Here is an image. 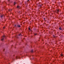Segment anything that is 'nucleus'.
Listing matches in <instances>:
<instances>
[{
    "instance_id": "f257e3e1",
    "label": "nucleus",
    "mask_w": 64,
    "mask_h": 64,
    "mask_svg": "<svg viewBox=\"0 0 64 64\" xmlns=\"http://www.w3.org/2000/svg\"><path fill=\"white\" fill-rule=\"evenodd\" d=\"M59 11H60V10L59 9H58L57 10V11H56V13H59Z\"/></svg>"
},
{
    "instance_id": "f03ea898",
    "label": "nucleus",
    "mask_w": 64,
    "mask_h": 64,
    "mask_svg": "<svg viewBox=\"0 0 64 64\" xmlns=\"http://www.w3.org/2000/svg\"><path fill=\"white\" fill-rule=\"evenodd\" d=\"M59 29L60 30H62V28H61V27H60L59 28Z\"/></svg>"
},
{
    "instance_id": "7ed1b4c3",
    "label": "nucleus",
    "mask_w": 64,
    "mask_h": 64,
    "mask_svg": "<svg viewBox=\"0 0 64 64\" xmlns=\"http://www.w3.org/2000/svg\"><path fill=\"white\" fill-rule=\"evenodd\" d=\"M20 7L19 6H17V8H20Z\"/></svg>"
},
{
    "instance_id": "20e7f679",
    "label": "nucleus",
    "mask_w": 64,
    "mask_h": 64,
    "mask_svg": "<svg viewBox=\"0 0 64 64\" xmlns=\"http://www.w3.org/2000/svg\"><path fill=\"white\" fill-rule=\"evenodd\" d=\"M12 9H10V10H9V11H12Z\"/></svg>"
},
{
    "instance_id": "39448f33",
    "label": "nucleus",
    "mask_w": 64,
    "mask_h": 64,
    "mask_svg": "<svg viewBox=\"0 0 64 64\" xmlns=\"http://www.w3.org/2000/svg\"><path fill=\"white\" fill-rule=\"evenodd\" d=\"M61 56H63V54H61Z\"/></svg>"
},
{
    "instance_id": "423d86ee",
    "label": "nucleus",
    "mask_w": 64,
    "mask_h": 64,
    "mask_svg": "<svg viewBox=\"0 0 64 64\" xmlns=\"http://www.w3.org/2000/svg\"><path fill=\"white\" fill-rule=\"evenodd\" d=\"M18 27H20V25H18Z\"/></svg>"
},
{
    "instance_id": "0eeeda50",
    "label": "nucleus",
    "mask_w": 64,
    "mask_h": 64,
    "mask_svg": "<svg viewBox=\"0 0 64 64\" xmlns=\"http://www.w3.org/2000/svg\"><path fill=\"white\" fill-rule=\"evenodd\" d=\"M4 37H5V36H2V38H4Z\"/></svg>"
},
{
    "instance_id": "6e6552de",
    "label": "nucleus",
    "mask_w": 64,
    "mask_h": 64,
    "mask_svg": "<svg viewBox=\"0 0 64 64\" xmlns=\"http://www.w3.org/2000/svg\"><path fill=\"white\" fill-rule=\"evenodd\" d=\"M16 4V3L15 2H14V5H15Z\"/></svg>"
},
{
    "instance_id": "1a4fd4ad",
    "label": "nucleus",
    "mask_w": 64,
    "mask_h": 64,
    "mask_svg": "<svg viewBox=\"0 0 64 64\" xmlns=\"http://www.w3.org/2000/svg\"><path fill=\"white\" fill-rule=\"evenodd\" d=\"M3 38H2L1 39V40L3 41Z\"/></svg>"
},
{
    "instance_id": "9d476101",
    "label": "nucleus",
    "mask_w": 64,
    "mask_h": 64,
    "mask_svg": "<svg viewBox=\"0 0 64 64\" xmlns=\"http://www.w3.org/2000/svg\"><path fill=\"white\" fill-rule=\"evenodd\" d=\"M29 30H30V28H29Z\"/></svg>"
},
{
    "instance_id": "9b49d317",
    "label": "nucleus",
    "mask_w": 64,
    "mask_h": 64,
    "mask_svg": "<svg viewBox=\"0 0 64 64\" xmlns=\"http://www.w3.org/2000/svg\"><path fill=\"white\" fill-rule=\"evenodd\" d=\"M34 35H37V34H34Z\"/></svg>"
},
{
    "instance_id": "f8f14e48",
    "label": "nucleus",
    "mask_w": 64,
    "mask_h": 64,
    "mask_svg": "<svg viewBox=\"0 0 64 64\" xmlns=\"http://www.w3.org/2000/svg\"><path fill=\"white\" fill-rule=\"evenodd\" d=\"M5 28V27H4L3 28V29H4Z\"/></svg>"
},
{
    "instance_id": "ddd939ff",
    "label": "nucleus",
    "mask_w": 64,
    "mask_h": 64,
    "mask_svg": "<svg viewBox=\"0 0 64 64\" xmlns=\"http://www.w3.org/2000/svg\"><path fill=\"white\" fill-rule=\"evenodd\" d=\"M1 16V17H2V16Z\"/></svg>"
},
{
    "instance_id": "4468645a",
    "label": "nucleus",
    "mask_w": 64,
    "mask_h": 64,
    "mask_svg": "<svg viewBox=\"0 0 64 64\" xmlns=\"http://www.w3.org/2000/svg\"><path fill=\"white\" fill-rule=\"evenodd\" d=\"M28 1H29V0H28Z\"/></svg>"
},
{
    "instance_id": "2eb2a0df",
    "label": "nucleus",
    "mask_w": 64,
    "mask_h": 64,
    "mask_svg": "<svg viewBox=\"0 0 64 64\" xmlns=\"http://www.w3.org/2000/svg\"><path fill=\"white\" fill-rule=\"evenodd\" d=\"M44 20H45V18H44Z\"/></svg>"
},
{
    "instance_id": "dca6fc26",
    "label": "nucleus",
    "mask_w": 64,
    "mask_h": 64,
    "mask_svg": "<svg viewBox=\"0 0 64 64\" xmlns=\"http://www.w3.org/2000/svg\"><path fill=\"white\" fill-rule=\"evenodd\" d=\"M32 52H33V51H32Z\"/></svg>"
},
{
    "instance_id": "f3484780",
    "label": "nucleus",
    "mask_w": 64,
    "mask_h": 64,
    "mask_svg": "<svg viewBox=\"0 0 64 64\" xmlns=\"http://www.w3.org/2000/svg\"><path fill=\"white\" fill-rule=\"evenodd\" d=\"M15 26H16V25H15Z\"/></svg>"
},
{
    "instance_id": "a211bd4d",
    "label": "nucleus",
    "mask_w": 64,
    "mask_h": 64,
    "mask_svg": "<svg viewBox=\"0 0 64 64\" xmlns=\"http://www.w3.org/2000/svg\"><path fill=\"white\" fill-rule=\"evenodd\" d=\"M17 57H16V58H17Z\"/></svg>"
}]
</instances>
